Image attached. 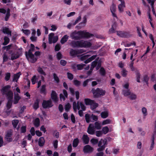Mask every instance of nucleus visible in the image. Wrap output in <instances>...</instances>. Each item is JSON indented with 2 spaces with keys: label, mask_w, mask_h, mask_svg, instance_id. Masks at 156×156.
<instances>
[{
  "label": "nucleus",
  "mask_w": 156,
  "mask_h": 156,
  "mask_svg": "<svg viewBox=\"0 0 156 156\" xmlns=\"http://www.w3.org/2000/svg\"><path fill=\"white\" fill-rule=\"evenodd\" d=\"M94 36L92 34H90L84 30L74 31L71 33L70 36L71 38L75 40H80L83 38H89Z\"/></svg>",
  "instance_id": "1"
},
{
  "label": "nucleus",
  "mask_w": 156,
  "mask_h": 156,
  "mask_svg": "<svg viewBox=\"0 0 156 156\" xmlns=\"http://www.w3.org/2000/svg\"><path fill=\"white\" fill-rule=\"evenodd\" d=\"M70 45L74 48H89L91 47L92 44L89 41H84L83 40L72 41L70 43Z\"/></svg>",
  "instance_id": "2"
},
{
  "label": "nucleus",
  "mask_w": 156,
  "mask_h": 156,
  "mask_svg": "<svg viewBox=\"0 0 156 156\" xmlns=\"http://www.w3.org/2000/svg\"><path fill=\"white\" fill-rule=\"evenodd\" d=\"M91 92L93 94V97L95 98H98L101 96L105 95L106 91L105 90L99 88L96 89L93 88L91 90Z\"/></svg>",
  "instance_id": "3"
},
{
  "label": "nucleus",
  "mask_w": 156,
  "mask_h": 156,
  "mask_svg": "<svg viewBox=\"0 0 156 156\" xmlns=\"http://www.w3.org/2000/svg\"><path fill=\"white\" fill-rule=\"evenodd\" d=\"M25 55L27 59L30 58V62L31 63H34L37 60V58L35 57L34 55L32 53L27 52V51H25Z\"/></svg>",
  "instance_id": "4"
},
{
  "label": "nucleus",
  "mask_w": 156,
  "mask_h": 156,
  "mask_svg": "<svg viewBox=\"0 0 156 156\" xmlns=\"http://www.w3.org/2000/svg\"><path fill=\"white\" fill-rule=\"evenodd\" d=\"M53 105L51 99L47 101L44 100L42 103V107L44 108H51L53 106Z\"/></svg>",
  "instance_id": "5"
},
{
  "label": "nucleus",
  "mask_w": 156,
  "mask_h": 156,
  "mask_svg": "<svg viewBox=\"0 0 156 156\" xmlns=\"http://www.w3.org/2000/svg\"><path fill=\"white\" fill-rule=\"evenodd\" d=\"M117 34L121 37L128 38L131 36L129 32L122 31H117Z\"/></svg>",
  "instance_id": "6"
},
{
  "label": "nucleus",
  "mask_w": 156,
  "mask_h": 156,
  "mask_svg": "<svg viewBox=\"0 0 156 156\" xmlns=\"http://www.w3.org/2000/svg\"><path fill=\"white\" fill-rule=\"evenodd\" d=\"M87 133L90 135H93L95 133V130L93 124H90L87 128Z\"/></svg>",
  "instance_id": "7"
},
{
  "label": "nucleus",
  "mask_w": 156,
  "mask_h": 156,
  "mask_svg": "<svg viewBox=\"0 0 156 156\" xmlns=\"http://www.w3.org/2000/svg\"><path fill=\"white\" fill-rule=\"evenodd\" d=\"M22 48H20L17 50V51L15 54V56L11 57V59L12 60L18 58L22 55Z\"/></svg>",
  "instance_id": "8"
},
{
  "label": "nucleus",
  "mask_w": 156,
  "mask_h": 156,
  "mask_svg": "<svg viewBox=\"0 0 156 156\" xmlns=\"http://www.w3.org/2000/svg\"><path fill=\"white\" fill-rule=\"evenodd\" d=\"M94 150V148L89 145L85 146L83 149V151L85 153H91Z\"/></svg>",
  "instance_id": "9"
},
{
  "label": "nucleus",
  "mask_w": 156,
  "mask_h": 156,
  "mask_svg": "<svg viewBox=\"0 0 156 156\" xmlns=\"http://www.w3.org/2000/svg\"><path fill=\"white\" fill-rule=\"evenodd\" d=\"M110 9L112 16L114 17H115L117 18L116 14L115 13L116 11V5L113 3H112V5L110 6Z\"/></svg>",
  "instance_id": "10"
},
{
  "label": "nucleus",
  "mask_w": 156,
  "mask_h": 156,
  "mask_svg": "<svg viewBox=\"0 0 156 156\" xmlns=\"http://www.w3.org/2000/svg\"><path fill=\"white\" fill-rule=\"evenodd\" d=\"M51 99L55 102L56 103L58 101V98L57 96V94L55 91L53 90L51 91Z\"/></svg>",
  "instance_id": "11"
},
{
  "label": "nucleus",
  "mask_w": 156,
  "mask_h": 156,
  "mask_svg": "<svg viewBox=\"0 0 156 156\" xmlns=\"http://www.w3.org/2000/svg\"><path fill=\"white\" fill-rule=\"evenodd\" d=\"M12 135V132L11 131H8L5 136V138L7 141L9 142H11L12 141V138L11 137Z\"/></svg>",
  "instance_id": "12"
},
{
  "label": "nucleus",
  "mask_w": 156,
  "mask_h": 156,
  "mask_svg": "<svg viewBox=\"0 0 156 156\" xmlns=\"http://www.w3.org/2000/svg\"><path fill=\"white\" fill-rule=\"evenodd\" d=\"M80 105L79 102L78 101L77 103L75 101H74L73 103V108L75 112H76L77 109L79 110L80 108Z\"/></svg>",
  "instance_id": "13"
},
{
  "label": "nucleus",
  "mask_w": 156,
  "mask_h": 156,
  "mask_svg": "<svg viewBox=\"0 0 156 156\" xmlns=\"http://www.w3.org/2000/svg\"><path fill=\"white\" fill-rule=\"evenodd\" d=\"M82 139L83 142L85 144H87L89 143L90 139L87 135L84 134L82 136Z\"/></svg>",
  "instance_id": "14"
},
{
  "label": "nucleus",
  "mask_w": 156,
  "mask_h": 156,
  "mask_svg": "<svg viewBox=\"0 0 156 156\" xmlns=\"http://www.w3.org/2000/svg\"><path fill=\"white\" fill-rule=\"evenodd\" d=\"M21 99L18 93H15L14 95V98L13 101V104H17L19 100Z\"/></svg>",
  "instance_id": "15"
},
{
  "label": "nucleus",
  "mask_w": 156,
  "mask_h": 156,
  "mask_svg": "<svg viewBox=\"0 0 156 156\" xmlns=\"http://www.w3.org/2000/svg\"><path fill=\"white\" fill-rule=\"evenodd\" d=\"M46 86L45 84H44L41 86L40 90V92L41 94L46 95L47 94V90L46 89Z\"/></svg>",
  "instance_id": "16"
},
{
  "label": "nucleus",
  "mask_w": 156,
  "mask_h": 156,
  "mask_svg": "<svg viewBox=\"0 0 156 156\" xmlns=\"http://www.w3.org/2000/svg\"><path fill=\"white\" fill-rule=\"evenodd\" d=\"M5 94L6 95L7 100H13V93L12 91L9 90L8 91L7 93H5Z\"/></svg>",
  "instance_id": "17"
},
{
  "label": "nucleus",
  "mask_w": 156,
  "mask_h": 156,
  "mask_svg": "<svg viewBox=\"0 0 156 156\" xmlns=\"http://www.w3.org/2000/svg\"><path fill=\"white\" fill-rule=\"evenodd\" d=\"M126 7L125 2H121L118 6V9L120 12H122L124 11V8Z\"/></svg>",
  "instance_id": "18"
},
{
  "label": "nucleus",
  "mask_w": 156,
  "mask_h": 156,
  "mask_svg": "<svg viewBox=\"0 0 156 156\" xmlns=\"http://www.w3.org/2000/svg\"><path fill=\"white\" fill-rule=\"evenodd\" d=\"M45 140L43 137H40L38 141V145L40 147H43L45 144Z\"/></svg>",
  "instance_id": "19"
},
{
  "label": "nucleus",
  "mask_w": 156,
  "mask_h": 156,
  "mask_svg": "<svg viewBox=\"0 0 156 156\" xmlns=\"http://www.w3.org/2000/svg\"><path fill=\"white\" fill-rule=\"evenodd\" d=\"M116 23L115 22L112 26V27L109 30L110 33H113L115 32V29L116 27Z\"/></svg>",
  "instance_id": "20"
},
{
  "label": "nucleus",
  "mask_w": 156,
  "mask_h": 156,
  "mask_svg": "<svg viewBox=\"0 0 156 156\" xmlns=\"http://www.w3.org/2000/svg\"><path fill=\"white\" fill-rule=\"evenodd\" d=\"M78 51L73 49H71L69 52L70 55L72 57H75L76 55L79 54Z\"/></svg>",
  "instance_id": "21"
},
{
  "label": "nucleus",
  "mask_w": 156,
  "mask_h": 156,
  "mask_svg": "<svg viewBox=\"0 0 156 156\" xmlns=\"http://www.w3.org/2000/svg\"><path fill=\"white\" fill-rule=\"evenodd\" d=\"M21 75V73L20 72H19L15 74H14L13 76V81L17 82Z\"/></svg>",
  "instance_id": "22"
},
{
  "label": "nucleus",
  "mask_w": 156,
  "mask_h": 156,
  "mask_svg": "<svg viewBox=\"0 0 156 156\" xmlns=\"http://www.w3.org/2000/svg\"><path fill=\"white\" fill-rule=\"evenodd\" d=\"M10 88V86L9 85H7L3 87L1 91L3 94H5V93L8 91V90Z\"/></svg>",
  "instance_id": "23"
},
{
  "label": "nucleus",
  "mask_w": 156,
  "mask_h": 156,
  "mask_svg": "<svg viewBox=\"0 0 156 156\" xmlns=\"http://www.w3.org/2000/svg\"><path fill=\"white\" fill-rule=\"evenodd\" d=\"M40 100L38 99H37L34 105H33V108L35 110H36L39 107V103Z\"/></svg>",
  "instance_id": "24"
},
{
  "label": "nucleus",
  "mask_w": 156,
  "mask_h": 156,
  "mask_svg": "<svg viewBox=\"0 0 156 156\" xmlns=\"http://www.w3.org/2000/svg\"><path fill=\"white\" fill-rule=\"evenodd\" d=\"M94 128L97 130L101 129V125L98 121L96 122L94 125Z\"/></svg>",
  "instance_id": "25"
},
{
  "label": "nucleus",
  "mask_w": 156,
  "mask_h": 156,
  "mask_svg": "<svg viewBox=\"0 0 156 156\" xmlns=\"http://www.w3.org/2000/svg\"><path fill=\"white\" fill-rule=\"evenodd\" d=\"M135 73L136 75V79L137 82L138 83H140V74L139 72V71L138 70H136L135 71Z\"/></svg>",
  "instance_id": "26"
},
{
  "label": "nucleus",
  "mask_w": 156,
  "mask_h": 156,
  "mask_svg": "<svg viewBox=\"0 0 156 156\" xmlns=\"http://www.w3.org/2000/svg\"><path fill=\"white\" fill-rule=\"evenodd\" d=\"M98 58H97L94 61H93L91 63L90 69H93L96 66L99 60Z\"/></svg>",
  "instance_id": "27"
},
{
  "label": "nucleus",
  "mask_w": 156,
  "mask_h": 156,
  "mask_svg": "<svg viewBox=\"0 0 156 156\" xmlns=\"http://www.w3.org/2000/svg\"><path fill=\"white\" fill-rule=\"evenodd\" d=\"M69 36L67 35H65L61 38L60 42L63 44L66 42L68 39Z\"/></svg>",
  "instance_id": "28"
},
{
  "label": "nucleus",
  "mask_w": 156,
  "mask_h": 156,
  "mask_svg": "<svg viewBox=\"0 0 156 156\" xmlns=\"http://www.w3.org/2000/svg\"><path fill=\"white\" fill-rule=\"evenodd\" d=\"M94 100H91L89 98H85L84 99V102L86 105H91L93 102Z\"/></svg>",
  "instance_id": "29"
},
{
  "label": "nucleus",
  "mask_w": 156,
  "mask_h": 156,
  "mask_svg": "<svg viewBox=\"0 0 156 156\" xmlns=\"http://www.w3.org/2000/svg\"><path fill=\"white\" fill-rule=\"evenodd\" d=\"M90 108L91 110H93L96 109L98 106V103L95 102L94 100L93 101V102L92 103L91 105H90Z\"/></svg>",
  "instance_id": "30"
},
{
  "label": "nucleus",
  "mask_w": 156,
  "mask_h": 156,
  "mask_svg": "<svg viewBox=\"0 0 156 156\" xmlns=\"http://www.w3.org/2000/svg\"><path fill=\"white\" fill-rule=\"evenodd\" d=\"M122 94L125 96H129L131 94V92L129 89L123 90L122 91Z\"/></svg>",
  "instance_id": "31"
},
{
  "label": "nucleus",
  "mask_w": 156,
  "mask_h": 156,
  "mask_svg": "<svg viewBox=\"0 0 156 156\" xmlns=\"http://www.w3.org/2000/svg\"><path fill=\"white\" fill-rule=\"evenodd\" d=\"M34 124L35 126L36 127H37L39 126L40 124V120L38 118H37L34 119Z\"/></svg>",
  "instance_id": "32"
},
{
  "label": "nucleus",
  "mask_w": 156,
  "mask_h": 156,
  "mask_svg": "<svg viewBox=\"0 0 156 156\" xmlns=\"http://www.w3.org/2000/svg\"><path fill=\"white\" fill-rule=\"evenodd\" d=\"M7 100L8 101L6 104V107L7 110H8L12 107L13 100Z\"/></svg>",
  "instance_id": "33"
},
{
  "label": "nucleus",
  "mask_w": 156,
  "mask_h": 156,
  "mask_svg": "<svg viewBox=\"0 0 156 156\" xmlns=\"http://www.w3.org/2000/svg\"><path fill=\"white\" fill-rule=\"evenodd\" d=\"M79 143V140L78 138H76L73 140V146L74 147H77Z\"/></svg>",
  "instance_id": "34"
},
{
  "label": "nucleus",
  "mask_w": 156,
  "mask_h": 156,
  "mask_svg": "<svg viewBox=\"0 0 156 156\" xmlns=\"http://www.w3.org/2000/svg\"><path fill=\"white\" fill-rule=\"evenodd\" d=\"M10 16V9L9 8H8L7 10L6 13L5 18V21H6L8 20Z\"/></svg>",
  "instance_id": "35"
},
{
  "label": "nucleus",
  "mask_w": 156,
  "mask_h": 156,
  "mask_svg": "<svg viewBox=\"0 0 156 156\" xmlns=\"http://www.w3.org/2000/svg\"><path fill=\"white\" fill-rule=\"evenodd\" d=\"M101 115L102 118L105 119L108 117V113L107 111L103 112H101Z\"/></svg>",
  "instance_id": "36"
},
{
  "label": "nucleus",
  "mask_w": 156,
  "mask_h": 156,
  "mask_svg": "<svg viewBox=\"0 0 156 156\" xmlns=\"http://www.w3.org/2000/svg\"><path fill=\"white\" fill-rule=\"evenodd\" d=\"M149 78L147 75H145L143 76V81L145 82L146 84L148 85V81L149 80Z\"/></svg>",
  "instance_id": "37"
},
{
  "label": "nucleus",
  "mask_w": 156,
  "mask_h": 156,
  "mask_svg": "<svg viewBox=\"0 0 156 156\" xmlns=\"http://www.w3.org/2000/svg\"><path fill=\"white\" fill-rule=\"evenodd\" d=\"M154 135H153L151 137L152 142H151V146H150V148H149V149L150 150H152L154 147Z\"/></svg>",
  "instance_id": "38"
},
{
  "label": "nucleus",
  "mask_w": 156,
  "mask_h": 156,
  "mask_svg": "<svg viewBox=\"0 0 156 156\" xmlns=\"http://www.w3.org/2000/svg\"><path fill=\"white\" fill-rule=\"evenodd\" d=\"M37 71L40 74L44 76H46V74L45 73L41 67H38L37 69Z\"/></svg>",
  "instance_id": "39"
},
{
  "label": "nucleus",
  "mask_w": 156,
  "mask_h": 156,
  "mask_svg": "<svg viewBox=\"0 0 156 156\" xmlns=\"http://www.w3.org/2000/svg\"><path fill=\"white\" fill-rule=\"evenodd\" d=\"M100 73L102 76H105L106 74V71L105 69L102 67L99 70Z\"/></svg>",
  "instance_id": "40"
},
{
  "label": "nucleus",
  "mask_w": 156,
  "mask_h": 156,
  "mask_svg": "<svg viewBox=\"0 0 156 156\" xmlns=\"http://www.w3.org/2000/svg\"><path fill=\"white\" fill-rule=\"evenodd\" d=\"M128 71L124 68H123L121 71V74L123 77H126L127 75Z\"/></svg>",
  "instance_id": "41"
},
{
  "label": "nucleus",
  "mask_w": 156,
  "mask_h": 156,
  "mask_svg": "<svg viewBox=\"0 0 156 156\" xmlns=\"http://www.w3.org/2000/svg\"><path fill=\"white\" fill-rule=\"evenodd\" d=\"M2 31L5 34H6L8 35H11V32L9 30V28H8L5 27V28H4Z\"/></svg>",
  "instance_id": "42"
},
{
  "label": "nucleus",
  "mask_w": 156,
  "mask_h": 156,
  "mask_svg": "<svg viewBox=\"0 0 156 156\" xmlns=\"http://www.w3.org/2000/svg\"><path fill=\"white\" fill-rule=\"evenodd\" d=\"M91 117L90 115L88 113H87L85 115V120L86 122L89 123L90 122V119Z\"/></svg>",
  "instance_id": "43"
},
{
  "label": "nucleus",
  "mask_w": 156,
  "mask_h": 156,
  "mask_svg": "<svg viewBox=\"0 0 156 156\" xmlns=\"http://www.w3.org/2000/svg\"><path fill=\"white\" fill-rule=\"evenodd\" d=\"M101 131L103 134H105L108 132L109 128L107 126H105L102 128Z\"/></svg>",
  "instance_id": "44"
},
{
  "label": "nucleus",
  "mask_w": 156,
  "mask_h": 156,
  "mask_svg": "<svg viewBox=\"0 0 156 156\" xmlns=\"http://www.w3.org/2000/svg\"><path fill=\"white\" fill-rule=\"evenodd\" d=\"M4 42L3 43V45H4L7 44L9 42V39L6 36L5 37H4Z\"/></svg>",
  "instance_id": "45"
},
{
  "label": "nucleus",
  "mask_w": 156,
  "mask_h": 156,
  "mask_svg": "<svg viewBox=\"0 0 156 156\" xmlns=\"http://www.w3.org/2000/svg\"><path fill=\"white\" fill-rule=\"evenodd\" d=\"M10 77L11 74L10 73H5L4 78L5 80L6 81H9L10 79Z\"/></svg>",
  "instance_id": "46"
},
{
  "label": "nucleus",
  "mask_w": 156,
  "mask_h": 156,
  "mask_svg": "<svg viewBox=\"0 0 156 156\" xmlns=\"http://www.w3.org/2000/svg\"><path fill=\"white\" fill-rule=\"evenodd\" d=\"M71 105L69 103H68L65 105V111L68 112L71 108Z\"/></svg>",
  "instance_id": "47"
},
{
  "label": "nucleus",
  "mask_w": 156,
  "mask_h": 156,
  "mask_svg": "<svg viewBox=\"0 0 156 156\" xmlns=\"http://www.w3.org/2000/svg\"><path fill=\"white\" fill-rule=\"evenodd\" d=\"M128 98L131 100H134L136 99V96L133 93H131L130 94L129 96L128 97Z\"/></svg>",
  "instance_id": "48"
},
{
  "label": "nucleus",
  "mask_w": 156,
  "mask_h": 156,
  "mask_svg": "<svg viewBox=\"0 0 156 156\" xmlns=\"http://www.w3.org/2000/svg\"><path fill=\"white\" fill-rule=\"evenodd\" d=\"M19 121L18 120H14L12 121V124L14 128H16L18 123Z\"/></svg>",
  "instance_id": "49"
},
{
  "label": "nucleus",
  "mask_w": 156,
  "mask_h": 156,
  "mask_svg": "<svg viewBox=\"0 0 156 156\" xmlns=\"http://www.w3.org/2000/svg\"><path fill=\"white\" fill-rule=\"evenodd\" d=\"M53 78L56 82L57 83H59L60 81L59 79L56 74L55 73H54L53 74Z\"/></svg>",
  "instance_id": "50"
},
{
  "label": "nucleus",
  "mask_w": 156,
  "mask_h": 156,
  "mask_svg": "<svg viewBox=\"0 0 156 156\" xmlns=\"http://www.w3.org/2000/svg\"><path fill=\"white\" fill-rule=\"evenodd\" d=\"M90 56V55H82L80 58V59L82 61H84V60H86Z\"/></svg>",
  "instance_id": "51"
},
{
  "label": "nucleus",
  "mask_w": 156,
  "mask_h": 156,
  "mask_svg": "<svg viewBox=\"0 0 156 156\" xmlns=\"http://www.w3.org/2000/svg\"><path fill=\"white\" fill-rule=\"evenodd\" d=\"M67 75L68 78L69 80H72L73 79V75L71 73L69 72H67Z\"/></svg>",
  "instance_id": "52"
},
{
  "label": "nucleus",
  "mask_w": 156,
  "mask_h": 156,
  "mask_svg": "<svg viewBox=\"0 0 156 156\" xmlns=\"http://www.w3.org/2000/svg\"><path fill=\"white\" fill-rule=\"evenodd\" d=\"M30 46V48L27 52L32 53V51H33L35 50V46L33 44H31Z\"/></svg>",
  "instance_id": "53"
},
{
  "label": "nucleus",
  "mask_w": 156,
  "mask_h": 156,
  "mask_svg": "<svg viewBox=\"0 0 156 156\" xmlns=\"http://www.w3.org/2000/svg\"><path fill=\"white\" fill-rule=\"evenodd\" d=\"M90 142L93 144L95 145L98 143V140L97 139L92 138L91 139Z\"/></svg>",
  "instance_id": "54"
},
{
  "label": "nucleus",
  "mask_w": 156,
  "mask_h": 156,
  "mask_svg": "<svg viewBox=\"0 0 156 156\" xmlns=\"http://www.w3.org/2000/svg\"><path fill=\"white\" fill-rule=\"evenodd\" d=\"M87 22V17L86 15H85L84 16L83 18V20L82 22H81L79 23V25H82L83 24H84L85 25V24Z\"/></svg>",
  "instance_id": "55"
},
{
  "label": "nucleus",
  "mask_w": 156,
  "mask_h": 156,
  "mask_svg": "<svg viewBox=\"0 0 156 156\" xmlns=\"http://www.w3.org/2000/svg\"><path fill=\"white\" fill-rule=\"evenodd\" d=\"M73 83L74 85L76 87L79 86L81 84L80 82L77 80H74L73 81Z\"/></svg>",
  "instance_id": "56"
},
{
  "label": "nucleus",
  "mask_w": 156,
  "mask_h": 156,
  "mask_svg": "<svg viewBox=\"0 0 156 156\" xmlns=\"http://www.w3.org/2000/svg\"><path fill=\"white\" fill-rule=\"evenodd\" d=\"M3 62H7L9 58L7 55L6 53H4L3 55Z\"/></svg>",
  "instance_id": "57"
},
{
  "label": "nucleus",
  "mask_w": 156,
  "mask_h": 156,
  "mask_svg": "<svg viewBox=\"0 0 156 156\" xmlns=\"http://www.w3.org/2000/svg\"><path fill=\"white\" fill-rule=\"evenodd\" d=\"M92 80L91 79H87L84 81L83 84V87H86L88 84L89 82L91 81Z\"/></svg>",
  "instance_id": "58"
},
{
  "label": "nucleus",
  "mask_w": 156,
  "mask_h": 156,
  "mask_svg": "<svg viewBox=\"0 0 156 156\" xmlns=\"http://www.w3.org/2000/svg\"><path fill=\"white\" fill-rule=\"evenodd\" d=\"M96 135L98 137L101 136L103 134L101 131H96L95 132Z\"/></svg>",
  "instance_id": "59"
},
{
  "label": "nucleus",
  "mask_w": 156,
  "mask_h": 156,
  "mask_svg": "<svg viewBox=\"0 0 156 156\" xmlns=\"http://www.w3.org/2000/svg\"><path fill=\"white\" fill-rule=\"evenodd\" d=\"M37 78L35 75H34L32 77L31 79V81L32 83V84L33 85L34 84L36 83V81L37 80Z\"/></svg>",
  "instance_id": "60"
},
{
  "label": "nucleus",
  "mask_w": 156,
  "mask_h": 156,
  "mask_svg": "<svg viewBox=\"0 0 156 156\" xmlns=\"http://www.w3.org/2000/svg\"><path fill=\"white\" fill-rule=\"evenodd\" d=\"M85 65L83 64L77 65V69L78 70H81L83 69V67Z\"/></svg>",
  "instance_id": "61"
},
{
  "label": "nucleus",
  "mask_w": 156,
  "mask_h": 156,
  "mask_svg": "<svg viewBox=\"0 0 156 156\" xmlns=\"http://www.w3.org/2000/svg\"><path fill=\"white\" fill-rule=\"evenodd\" d=\"M111 121L109 119H106L103 121L102 122V125H105L110 123Z\"/></svg>",
  "instance_id": "62"
},
{
  "label": "nucleus",
  "mask_w": 156,
  "mask_h": 156,
  "mask_svg": "<svg viewBox=\"0 0 156 156\" xmlns=\"http://www.w3.org/2000/svg\"><path fill=\"white\" fill-rule=\"evenodd\" d=\"M26 132V126H23L21 128V132L22 133H24Z\"/></svg>",
  "instance_id": "63"
},
{
  "label": "nucleus",
  "mask_w": 156,
  "mask_h": 156,
  "mask_svg": "<svg viewBox=\"0 0 156 156\" xmlns=\"http://www.w3.org/2000/svg\"><path fill=\"white\" fill-rule=\"evenodd\" d=\"M91 117L94 121H96L98 120V117L97 115H95L92 114L91 115Z\"/></svg>",
  "instance_id": "64"
}]
</instances>
